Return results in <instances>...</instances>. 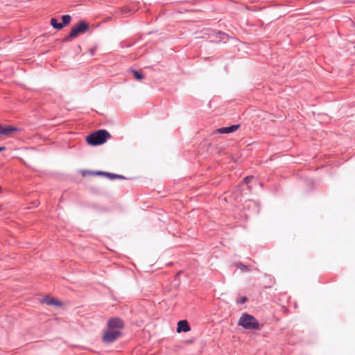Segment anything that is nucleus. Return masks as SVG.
Segmentation results:
<instances>
[{"label": "nucleus", "mask_w": 355, "mask_h": 355, "mask_svg": "<svg viewBox=\"0 0 355 355\" xmlns=\"http://www.w3.org/2000/svg\"><path fill=\"white\" fill-rule=\"evenodd\" d=\"M107 327L109 328V329H111L120 330V329H123V327H124V322L119 317L111 318L107 321Z\"/></svg>", "instance_id": "obj_5"}, {"label": "nucleus", "mask_w": 355, "mask_h": 355, "mask_svg": "<svg viewBox=\"0 0 355 355\" xmlns=\"http://www.w3.org/2000/svg\"><path fill=\"white\" fill-rule=\"evenodd\" d=\"M238 324L241 326L245 329L248 330H259L260 324L258 320L252 315H250L247 313H244L242 314L238 322Z\"/></svg>", "instance_id": "obj_2"}, {"label": "nucleus", "mask_w": 355, "mask_h": 355, "mask_svg": "<svg viewBox=\"0 0 355 355\" xmlns=\"http://www.w3.org/2000/svg\"><path fill=\"white\" fill-rule=\"evenodd\" d=\"M240 127L239 124L232 125L228 127H223L216 130V132L219 134H229L232 133L237 130Z\"/></svg>", "instance_id": "obj_6"}, {"label": "nucleus", "mask_w": 355, "mask_h": 355, "mask_svg": "<svg viewBox=\"0 0 355 355\" xmlns=\"http://www.w3.org/2000/svg\"><path fill=\"white\" fill-rule=\"evenodd\" d=\"M19 129L11 125H2L0 124V136L10 135L12 132L17 131Z\"/></svg>", "instance_id": "obj_7"}, {"label": "nucleus", "mask_w": 355, "mask_h": 355, "mask_svg": "<svg viewBox=\"0 0 355 355\" xmlns=\"http://www.w3.org/2000/svg\"><path fill=\"white\" fill-rule=\"evenodd\" d=\"M122 336V332L117 329H111L106 328L102 336V340L103 343L110 344L116 341L120 337Z\"/></svg>", "instance_id": "obj_4"}, {"label": "nucleus", "mask_w": 355, "mask_h": 355, "mask_svg": "<svg viewBox=\"0 0 355 355\" xmlns=\"http://www.w3.org/2000/svg\"><path fill=\"white\" fill-rule=\"evenodd\" d=\"M44 302H45L48 305L51 306H61L62 302L59 300H57L53 297H46L44 299Z\"/></svg>", "instance_id": "obj_9"}, {"label": "nucleus", "mask_w": 355, "mask_h": 355, "mask_svg": "<svg viewBox=\"0 0 355 355\" xmlns=\"http://www.w3.org/2000/svg\"><path fill=\"white\" fill-rule=\"evenodd\" d=\"M83 175H94V171L84 170L82 171Z\"/></svg>", "instance_id": "obj_17"}, {"label": "nucleus", "mask_w": 355, "mask_h": 355, "mask_svg": "<svg viewBox=\"0 0 355 355\" xmlns=\"http://www.w3.org/2000/svg\"><path fill=\"white\" fill-rule=\"evenodd\" d=\"M130 72H131L134 75L135 78L137 80H141L144 78V76L141 72L134 69H130Z\"/></svg>", "instance_id": "obj_11"}, {"label": "nucleus", "mask_w": 355, "mask_h": 355, "mask_svg": "<svg viewBox=\"0 0 355 355\" xmlns=\"http://www.w3.org/2000/svg\"><path fill=\"white\" fill-rule=\"evenodd\" d=\"M114 179H119V180H125L127 179L125 177H124L122 175H118V174H114Z\"/></svg>", "instance_id": "obj_18"}, {"label": "nucleus", "mask_w": 355, "mask_h": 355, "mask_svg": "<svg viewBox=\"0 0 355 355\" xmlns=\"http://www.w3.org/2000/svg\"><path fill=\"white\" fill-rule=\"evenodd\" d=\"M237 268H240L242 271H248V268L247 266L243 264L242 263H239L236 264Z\"/></svg>", "instance_id": "obj_14"}, {"label": "nucleus", "mask_w": 355, "mask_h": 355, "mask_svg": "<svg viewBox=\"0 0 355 355\" xmlns=\"http://www.w3.org/2000/svg\"><path fill=\"white\" fill-rule=\"evenodd\" d=\"M103 171H94V175H101L103 176Z\"/></svg>", "instance_id": "obj_20"}, {"label": "nucleus", "mask_w": 355, "mask_h": 355, "mask_svg": "<svg viewBox=\"0 0 355 355\" xmlns=\"http://www.w3.org/2000/svg\"><path fill=\"white\" fill-rule=\"evenodd\" d=\"M250 202L255 205V202L253 201H251Z\"/></svg>", "instance_id": "obj_23"}, {"label": "nucleus", "mask_w": 355, "mask_h": 355, "mask_svg": "<svg viewBox=\"0 0 355 355\" xmlns=\"http://www.w3.org/2000/svg\"><path fill=\"white\" fill-rule=\"evenodd\" d=\"M111 135L105 129H99L89 133L86 137L87 143L92 146L102 145L110 139Z\"/></svg>", "instance_id": "obj_1"}, {"label": "nucleus", "mask_w": 355, "mask_h": 355, "mask_svg": "<svg viewBox=\"0 0 355 355\" xmlns=\"http://www.w3.org/2000/svg\"><path fill=\"white\" fill-rule=\"evenodd\" d=\"M114 173H112L103 171V176L106 177L110 180H114Z\"/></svg>", "instance_id": "obj_15"}, {"label": "nucleus", "mask_w": 355, "mask_h": 355, "mask_svg": "<svg viewBox=\"0 0 355 355\" xmlns=\"http://www.w3.org/2000/svg\"><path fill=\"white\" fill-rule=\"evenodd\" d=\"M61 18L62 20L61 23L63 25V27H65L67 25H69L71 20V17L69 15H64L62 16Z\"/></svg>", "instance_id": "obj_12"}, {"label": "nucleus", "mask_w": 355, "mask_h": 355, "mask_svg": "<svg viewBox=\"0 0 355 355\" xmlns=\"http://www.w3.org/2000/svg\"><path fill=\"white\" fill-rule=\"evenodd\" d=\"M50 24L53 26V28L57 30L62 29L63 25L61 22H59L58 20L55 17H52L50 20Z\"/></svg>", "instance_id": "obj_10"}, {"label": "nucleus", "mask_w": 355, "mask_h": 355, "mask_svg": "<svg viewBox=\"0 0 355 355\" xmlns=\"http://www.w3.org/2000/svg\"><path fill=\"white\" fill-rule=\"evenodd\" d=\"M94 53H95V49H92L90 50V53L94 55Z\"/></svg>", "instance_id": "obj_21"}, {"label": "nucleus", "mask_w": 355, "mask_h": 355, "mask_svg": "<svg viewBox=\"0 0 355 355\" xmlns=\"http://www.w3.org/2000/svg\"><path fill=\"white\" fill-rule=\"evenodd\" d=\"M89 29V24L83 21L80 20L77 24L73 26L68 35L63 38V42H67L71 41L80 34H84Z\"/></svg>", "instance_id": "obj_3"}, {"label": "nucleus", "mask_w": 355, "mask_h": 355, "mask_svg": "<svg viewBox=\"0 0 355 355\" xmlns=\"http://www.w3.org/2000/svg\"><path fill=\"white\" fill-rule=\"evenodd\" d=\"M217 35H218V38H219L220 40H223L224 39V36L225 35V34L224 33H222L220 31H218L217 33Z\"/></svg>", "instance_id": "obj_19"}, {"label": "nucleus", "mask_w": 355, "mask_h": 355, "mask_svg": "<svg viewBox=\"0 0 355 355\" xmlns=\"http://www.w3.org/2000/svg\"><path fill=\"white\" fill-rule=\"evenodd\" d=\"M253 179V176H246L243 179V182L246 184H249L252 180Z\"/></svg>", "instance_id": "obj_16"}, {"label": "nucleus", "mask_w": 355, "mask_h": 355, "mask_svg": "<svg viewBox=\"0 0 355 355\" xmlns=\"http://www.w3.org/2000/svg\"><path fill=\"white\" fill-rule=\"evenodd\" d=\"M5 149H6V147H4V146H1V147H0V152H1V151H3V150H4Z\"/></svg>", "instance_id": "obj_22"}, {"label": "nucleus", "mask_w": 355, "mask_h": 355, "mask_svg": "<svg viewBox=\"0 0 355 355\" xmlns=\"http://www.w3.org/2000/svg\"><path fill=\"white\" fill-rule=\"evenodd\" d=\"M247 301H248V297L245 296H243L236 300V303L243 304H245Z\"/></svg>", "instance_id": "obj_13"}, {"label": "nucleus", "mask_w": 355, "mask_h": 355, "mask_svg": "<svg viewBox=\"0 0 355 355\" xmlns=\"http://www.w3.org/2000/svg\"><path fill=\"white\" fill-rule=\"evenodd\" d=\"M191 330L189 322L185 320H180L178 322L177 331L180 332H187Z\"/></svg>", "instance_id": "obj_8"}]
</instances>
